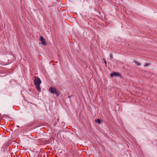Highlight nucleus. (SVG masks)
Listing matches in <instances>:
<instances>
[{
  "label": "nucleus",
  "mask_w": 157,
  "mask_h": 157,
  "mask_svg": "<svg viewBox=\"0 0 157 157\" xmlns=\"http://www.w3.org/2000/svg\"><path fill=\"white\" fill-rule=\"evenodd\" d=\"M34 82L36 88L39 92H40L41 89L40 87V84L41 83V81L38 77H34Z\"/></svg>",
  "instance_id": "nucleus-1"
},
{
  "label": "nucleus",
  "mask_w": 157,
  "mask_h": 157,
  "mask_svg": "<svg viewBox=\"0 0 157 157\" xmlns=\"http://www.w3.org/2000/svg\"><path fill=\"white\" fill-rule=\"evenodd\" d=\"M110 76L111 77H113L114 76H119L121 77L120 74L118 72H114L111 73L110 74Z\"/></svg>",
  "instance_id": "nucleus-3"
},
{
  "label": "nucleus",
  "mask_w": 157,
  "mask_h": 157,
  "mask_svg": "<svg viewBox=\"0 0 157 157\" xmlns=\"http://www.w3.org/2000/svg\"><path fill=\"white\" fill-rule=\"evenodd\" d=\"M95 122L97 123H98L99 124H100L101 123V121L100 119H98L95 120Z\"/></svg>",
  "instance_id": "nucleus-5"
},
{
  "label": "nucleus",
  "mask_w": 157,
  "mask_h": 157,
  "mask_svg": "<svg viewBox=\"0 0 157 157\" xmlns=\"http://www.w3.org/2000/svg\"><path fill=\"white\" fill-rule=\"evenodd\" d=\"M104 60L105 63V64H106V61H105V60Z\"/></svg>",
  "instance_id": "nucleus-8"
},
{
  "label": "nucleus",
  "mask_w": 157,
  "mask_h": 157,
  "mask_svg": "<svg viewBox=\"0 0 157 157\" xmlns=\"http://www.w3.org/2000/svg\"><path fill=\"white\" fill-rule=\"evenodd\" d=\"M110 56L111 58H112L113 57V56L112 54H110Z\"/></svg>",
  "instance_id": "nucleus-7"
},
{
  "label": "nucleus",
  "mask_w": 157,
  "mask_h": 157,
  "mask_svg": "<svg viewBox=\"0 0 157 157\" xmlns=\"http://www.w3.org/2000/svg\"><path fill=\"white\" fill-rule=\"evenodd\" d=\"M40 40L41 41V44L44 45H46V42L43 37L42 36L40 37Z\"/></svg>",
  "instance_id": "nucleus-4"
},
{
  "label": "nucleus",
  "mask_w": 157,
  "mask_h": 157,
  "mask_svg": "<svg viewBox=\"0 0 157 157\" xmlns=\"http://www.w3.org/2000/svg\"><path fill=\"white\" fill-rule=\"evenodd\" d=\"M49 91L52 93L55 94L57 95L59 94L58 92L55 87H50L49 89Z\"/></svg>",
  "instance_id": "nucleus-2"
},
{
  "label": "nucleus",
  "mask_w": 157,
  "mask_h": 157,
  "mask_svg": "<svg viewBox=\"0 0 157 157\" xmlns=\"http://www.w3.org/2000/svg\"><path fill=\"white\" fill-rule=\"evenodd\" d=\"M136 63L138 66L140 65V64L138 62H136Z\"/></svg>",
  "instance_id": "nucleus-6"
}]
</instances>
